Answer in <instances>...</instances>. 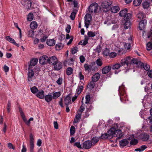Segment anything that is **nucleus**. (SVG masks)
I'll return each mask as SVG.
<instances>
[{"mask_svg": "<svg viewBox=\"0 0 152 152\" xmlns=\"http://www.w3.org/2000/svg\"><path fill=\"white\" fill-rule=\"evenodd\" d=\"M123 136L121 130L119 129H116L114 127L110 129L107 133H105V139L107 137L110 139L113 137H116L118 136L116 139L117 140L121 139Z\"/></svg>", "mask_w": 152, "mask_h": 152, "instance_id": "f257e3e1", "label": "nucleus"}, {"mask_svg": "<svg viewBox=\"0 0 152 152\" xmlns=\"http://www.w3.org/2000/svg\"><path fill=\"white\" fill-rule=\"evenodd\" d=\"M139 61L136 58H133L132 59L129 57H127L122 59L121 61V63L123 66H126L125 69L126 70H129L130 65L132 64L137 65Z\"/></svg>", "mask_w": 152, "mask_h": 152, "instance_id": "f03ea898", "label": "nucleus"}, {"mask_svg": "<svg viewBox=\"0 0 152 152\" xmlns=\"http://www.w3.org/2000/svg\"><path fill=\"white\" fill-rule=\"evenodd\" d=\"M124 86L122 84L121 86L119 87L118 92L120 99L121 102H124L127 99V96L126 95L124 89Z\"/></svg>", "mask_w": 152, "mask_h": 152, "instance_id": "7ed1b4c3", "label": "nucleus"}, {"mask_svg": "<svg viewBox=\"0 0 152 152\" xmlns=\"http://www.w3.org/2000/svg\"><path fill=\"white\" fill-rule=\"evenodd\" d=\"M99 6L96 3L91 4L88 7L87 11L89 13H92L94 12L95 14L97 13V10Z\"/></svg>", "mask_w": 152, "mask_h": 152, "instance_id": "20e7f679", "label": "nucleus"}, {"mask_svg": "<svg viewBox=\"0 0 152 152\" xmlns=\"http://www.w3.org/2000/svg\"><path fill=\"white\" fill-rule=\"evenodd\" d=\"M29 151L30 152H34V140L32 134L31 133L29 136Z\"/></svg>", "mask_w": 152, "mask_h": 152, "instance_id": "39448f33", "label": "nucleus"}, {"mask_svg": "<svg viewBox=\"0 0 152 152\" xmlns=\"http://www.w3.org/2000/svg\"><path fill=\"white\" fill-rule=\"evenodd\" d=\"M112 68L111 66H105V78L110 77L112 73L110 71Z\"/></svg>", "mask_w": 152, "mask_h": 152, "instance_id": "423d86ee", "label": "nucleus"}, {"mask_svg": "<svg viewBox=\"0 0 152 152\" xmlns=\"http://www.w3.org/2000/svg\"><path fill=\"white\" fill-rule=\"evenodd\" d=\"M48 57L46 55H43L40 57L39 59V62L42 64L44 65L48 63Z\"/></svg>", "mask_w": 152, "mask_h": 152, "instance_id": "0eeeda50", "label": "nucleus"}, {"mask_svg": "<svg viewBox=\"0 0 152 152\" xmlns=\"http://www.w3.org/2000/svg\"><path fill=\"white\" fill-rule=\"evenodd\" d=\"M112 1L110 0H105V9L107 10H105V15L107 16L106 14H107L108 12V10L110 9L112 4Z\"/></svg>", "mask_w": 152, "mask_h": 152, "instance_id": "6e6552de", "label": "nucleus"}, {"mask_svg": "<svg viewBox=\"0 0 152 152\" xmlns=\"http://www.w3.org/2000/svg\"><path fill=\"white\" fill-rule=\"evenodd\" d=\"M38 59L37 58H32L28 64L29 69H31L32 66L36 65L37 63Z\"/></svg>", "mask_w": 152, "mask_h": 152, "instance_id": "1a4fd4ad", "label": "nucleus"}, {"mask_svg": "<svg viewBox=\"0 0 152 152\" xmlns=\"http://www.w3.org/2000/svg\"><path fill=\"white\" fill-rule=\"evenodd\" d=\"M28 80L29 81H31L32 80L33 77L34 75V70L31 69H29L28 68Z\"/></svg>", "mask_w": 152, "mask_h": 152, "instance_id": "9d476101", "label": "nucleus"}, {"mask_svg": "<svg viewBox=\"0 0 152 152\" xmlns=\"http://www.w3.org/2000/svg\"><path fill=\"white\" fill-rule=\"evenodd\" d=\"M57 61L58 59L55 56H53L48 58V63L53 65Z\"/></svg>", "mask_w": 152, "mask_h": 152, "instance_id": "9b49d317", "label": "nucleus"}, {"mask_svg": "<svg viewBox=\"0 0 152 152\" xmlns=\"http://www.w3.org/2000/svg\"><path fill=\"white\" fill-rule=\"evenodd\" d=\"M92 145V142L90 140H87L83 142V147L85 149H89L91 148Z\"/></svg>", "mask_w": 152, "mask_h": 152, "instance_id": "f8f14e48", "label": "nucleus"}, {"mask_svg": "<svg viewBox=\"0 0 152 152\" xmlns=\"http://www.w3.org/2000/svg\"><path fill=\"white\" fill-rule=\"evenodd\" d=\"M53 66H54V68L55 69L58 71L61 69L63 66L62 63L58 61Z\"/></svg>", "mask_w": 152, "mask_h": 152, "instance_id": "ddd939ff", "label": "nucleus"}, {"mask_svg": "<svg viewBox=\"0 0 152 152\" xmlns=\"http://www.w3.org/2000/svg\"><path fill=\"white\" fill-rule=\"evenodd\" d=\"M109 10H110L111 12L115 13H117L120 10V8L119 6L115 5L112 7H111L110 9H109Z\"/></svg>", "mask_w": 152, "mask_h": 152, "instance_id": "4468645a", "label": "nucleus"}, {"mask_svg": "<svg viewBox=\"0 0 152 152\" xmlns=\"http://www.w3.org/2000/svg\"><path fill=\"white\" fill-rule=\"evenodd\" d=\"M64 104L65 105H69L72 103L71 97L68 95L64 99Z\"/></svg>", "mask_w": 152, "mask_h": 152, "instance_id": "2eb2a0df", "label": "nucleus"}, {"mask_svg": "<svg viewBox=\"0 0 152 152\" xmlns=\"http://www.w3.org/2000/svg\"><path fill=\"white\" fill-rule=\"evenodd\" d=\"M129 143V142L126 139H123L119 141L120 146L122 147L125 146L128 144Z\"/></svg>", "mask_w": 152, "mask_h": 152, "instance_id": "dca6fc26", "label": "nucleus"}, {"mask_svg": "<svg viewBox=\"0 0 152 152\" xmlns=\"http://www.w3.org/2000/svg\"><path fill=\"white\" fill-rule=\"evenodd\" d=\"M56 43V41L53 39H47L46 41L47 44L49 46H54Z\"/></svg>", "mask_w": 152, "mask_h": 152, "instance_id": "f3484780", "label": "nucleus"}, {"mask_svg": "<svg viewBox=\"0 0 152 152\" xmlns=\"http://www.w3.org/2000/svg\"><path fill=\"white\" fill-rule=\"evenodd\" d=\"M140 137L142 141H146L148 140L149 136L147 134L144 133L141 134Z\"/></svg>", "mask_w": 152, "mask_h": 152, "instance_id": "a211bd4d", "label": "nucleus"}, {"mask_svg": "<svg viewBox=\"0 0 152 152\" xmlns=\"http://www.w3.org/2000/svg\"><path fill=\"white\" fill-rule=\"evenodd\" d=\"M85 21L87 22L88 23H90L91 20L92 16L91 14L90 13L86 14L85 16Z\"/></svg>", "mask_w": 152, "mask_h": 152, "instance_id": "6ab92c4d", "label": "nucleus"}, {"mask_svg": "<svg viewBox=\"0 0 152 152\" xmlns=\"http://www.w3.org/2000/svg\"><path fill=\"white\" fill-rule=\"evenodd\" d=\"M44 98L45 101L48 103L50 102L53 99L52 95L49 94L45 96Z\"/></svg>", "mask_w": 152, "mask_h": 152, "instance_id": "aec40b11", "label": "nucleus"}, {"mask_svg": "<svg viewBox=\"0 0 152 152\" xmlns=\"http://www.w3.org/2000/svg\"><path fill=\"white\" fill-rule=\"evenodd\" d=\"M36 94V96L40 99H43L44 97V92L43 90H41L40 91L38 92Z\"/></svg>", "mask_w": 152, "mask_h": 152, "instance_id": "412c9836", "label": "nucleus"}, {"mask_svg": "<svg viewBox=\"0 0 152 152\" xmlns=\"http://www.w3.org/2000/svg\"><path fill=\"white\" fill-rule=\"evenodd\" d=\"M81 113H78L76 115L75 118L74 119L73 121V123H78L79 121H80L81 116Z\"/></svg>", "mask_w": 152, "mask_h": 152, "instance_id": "4be33fe9", "label": "nucleus"}, {"mask_svg": "<svg viewBox=\"0 0 152 152\" xmlns=\"http://www.w3.org/2000/svg\"><path fill=\"white\" fill-rule=\"evenodd\" d=\"M100 75L99 73H97L95 74L92 77L93 81L96 82L98 81L100 78Z\"/></svg>", "mask_w": 152, "mask_h": 152, "instance_id": "5701e85b", "label": "nucleus"}, {"mask_svg": "<svg viewBox=\"0 0 152 152\" xmlns=\"http://www.w3.org/2000/svg\"><path fill=\"white\" fill-rule=\"evenodd\" d=\"M120 63L121 64L119 63H116L113 65L112 67V69L113 70L118 69L122 66H124L125 68V67H126V66L122 65L121 63V62H120Z\"/></svg>", "mask_w": 152, "mask_h": 152, "instance_id": "b1692460", "label": "nucleus"}, {"mask_svg": "<svg viewBox=\"0 0 152 152\" xmlns=\"http://www.w3.org/2000/svg\"><path fill=\"white\" fill-rule=\"evenodd\" d=\"M128 12V10L126 8L121 10L119 13V15L121 17L124 16Z\"/></svg>", "mask_w": 152, "mask_h": 152, "instance_id": "393cba45", "label": "nucleus"}, {"mask_svg": "<svg viewBox=\"0 0 152 152\" xmlns=\"http://www.w3.org/2000/svg\"><path fill=\"white\" fill-rule=\"evenodd\" d=\"M141 66L143 67L144 69L147 71H148L150 69V66L146 63H142Z\"/></svg>", "mask_w": 152, "mask_h": 152, "instance_id": "a878e982", "label": "nucleus"}, {"mask_svg": "<svg viewBox=\"0 0 152 152\" xmlns=\"http://www.w3.org/2000/svg\"><path fill=\"white\" fill-rule=\"evenodd\" d=\"M142 5L143 8L144 9H148L149 7L150 3L147 1H145L143 2Z\"/></svg>", "mask_w": 152, "mask_h": 152, "instance_id": "bb28decb", "label": "nucleus"}, {"mask_svg": "<svg viewBox=\"0 0 152 152\" xmlns=\"http://www.w3.org/2000/svg\"><path fill=\"white\" fill-rule=\"evenodd\" d=\"M131 23L129 20H127V21H125L124 24V28L125 29H128L130 26Z\"/></svg>", "mask_w": 152, "mask_h": 152, "instance_id": "cd10ccee", "label": "nucleus"}, {"mask_svg": "<svg viewBox=\"0 0 152 152\" xmlns=\"http://www.w3.org/2000/svg\"><path fill=\"white\" fill-rule=\"evenodd\" d=\"M61 95L60 91L56 92L54 93L53 96V99H56L59 97Z\"/></svg>", "mask_w": 152, "mask_h": 152, "instance_id": "c85d7f7f", "label": "nucleus"}, {"mask_svg": "<svg viewBox=\"0 0 152 152\" xmlns=\"http://www.w3.org/2000/svg\"><path fill=\"white\" fill-rule=\"evenodd\" d=\"M84 67L86 71H88V72L91 71L92 66L91 65H89L87 64H85L84 65Z\"/></svg>", "mask_w": 152, "mask_h": 152, "instance_id": "c756f323", "label": "nucleus"}, {"mask_svg": "<svg viewBox=\"0 0 152 152\" xmlns=\"http://www.w3.org/2000/svg\"><path fill=\"white\" fill-rule=\"evenodd\" d=\"M73 69L71 67H68L66 69V74L67 75H71L73 72Z\"/></svg>", "mask_w": 152, "mask_h": 152, "instance_id": "7c9ffc66", "label": "nucleus"}, {"mask_svg": "<svg viewBox=\"0 0 152 152\" xmlns=\"http://www.w3.org/2000/svg\"><path fill=\"white\" fill-rule=\"evenodd\" d=\"M132 15L129 13H127L124 16V21H127V20H129L131 18Z\"/></svg>", "mask_w": 152, "mask_h": 152, "instance_id": "2f4dec72", "label": "nucleus"}, {"mask_svg": "<svg viewBox=\"0 0 152 152\" xmlns=\"http://www.w3.org/2000/svg\"><path fill=\"white\" fill-rule=\"evenodd\" d=\"M142 2V0H134L133 4L135 6H139Z\"/></svg>", "mask_w": 152, "mask_h": 152, "instance_id": "473e14b6", "label": "nucleus"}, {"mask_svg": "<svg viewBox=\"0 0 152 152\" xmlns=\"http://www.w3.org/2000/svg\"><path fill=\"white\" fill-rule=\"evenodd\" d=\"M99 140V138L95 137H93L91 139L92 143H93L92 145H94L95 144L97 143Z\"/></svg>", "mask_w": 152, "mask_h": 152, "instance_id": "72a5a7b5", "label": "nucleus"}, {"mask_svg": "<svg viewBox=\"0 0 152 152\" xmlns=\"http://www.w3.org/2000/svg\"><path fill=\"white\" fill-rule=\"evenodd\" d=\"M30 89L31 91L33 94H35L39 91V90L35 86L31 88Z\"/></svg>", "mask_w": 152, "mask_h": 152, "instance_id": "f704fd0d", "label": "nucleus"}, {"mask_svg": "<svg viewBox=\"0 0 152 152\" xmlns=\"http://www.w3.org/2000/svg\"><path fill=\"white\" fill-rule=\"evenodd\" d=\"M83 98L82 99V103L80 107V113H82L84 111L85 109V105L84 104V103L83 102Z\"/></svg>", "mask_w": 152, "mask_h": 152, "instance_id": "c9c22d12", "label": "nucleus"}, {"mask_svg": "<svg viewBox=\"0 0 152 152\" xmlns=\"http://www.w3.org/2000/svg\"><path fill=\"white\" fill-rule=\"evenodd\" d=\"M6 39L7 41L12 43L13 44L14 43H15V41L13 38L10 37L9 36H7L6 37Z\"/></svg>", "mask_w": 152, "mask_h": 152, "instance_id": "e433bc0d", "label": "nucleus"}, {"mask_svg": "<svg viewBox=\"0 0 152 152\" xmlns=\"http://www.w3.org/2000/svg\"><path fill=\"white\" fill-rule=\"evenodd\" d=\"M138 143V140L135 139H133L132 140H131V141L130 142V144L131 145H134L137 144Z\"/></svg>", "mask_w": 152, "mask_h": 152, "instance_id": "4c0bfd02", "label": "nucleus"}, {"mask_svg": "<svg viewBox=\"0 0 152 152\" xmlns=\"http://www.w3.org/2000/svg\"><path fill=\"white\" fill-rule=\"evenodd\" d=\"M137 16L139 20H141L144 18V14L142 12H140L137 15Z\"/></svg>", "mask_w": 152, "mask_h": 152, "instance_id": "58836bf2", "label": "nucleus"}, {"mask_svg": "<svg viewBox=\"0 0 152 152\" xmlns=\"http://www.w3.org/2000/svg\"><path fill=\"white\" fill-rule=\"evenodd\" d=\"M30 26L31 28L32 29H34L37 28V24L35 22H33L30 24Z\"/></svg>", "mask_w": 152, "mask_h": 152, "instance_id": "ea45409f", "label": "nucleus"}, {"mask_svg": "<svg viewBox=\"0 0 152 152\" xmlns=\"http://www.w3.org/2000/svg\"><path fill=\"white\" fill-rule=\"evenodd\" d=\"M70 132L71 136H72L75 134V128L74 126H71L70 130Z\"/></svg>", "mask_w": 152, "mask_h": 152, "instance_id": "a19ab883", "label": "nucleus"}, {"mask_svg": "<svg viewBox=\"0 0 152 152\" xmlns=\"http://www.w3.org/2000/svg\"><path fill=\"white\" fill-rule=\"evenodd\" d=\"M83 86H78V88L77 89V94H80L81 92L83 91Z\"/></svg>", "mask_w": 152, "mask_h": 152, "instance_id": "79ce46f5", "label": "nucleus"}, {"mask_svg": "<svg viewBox=\"0 0 152 152\" xmlns=\"http://www.w3.org/2000/svg\"><path fill=\"white\" fill-rule=\"evenodd\" d=\"M33 18V14L32 13H30L28 15L27 19L28 21H31Z\"/></svg>", "mask_w": 152, "mask_h": 152, "instance_id": "37998d69", "label": "nucleus"}, {"mask_svg": "<svg viewBox=\"0 0 152 152\" xmlns=\"http://www.w3.org/2000/svg\"><path fill=\"white\" fill-rule=\"evenodd\" d=\"M67 63L69 66L73 65L74 64V60L72 58L69 59L66 61Z\"/></svg>", "mask_w": 152, "mask_h": 152, "instance_id": "c03bdc74", "label": "nucleus"}, {"mask_svg": "<svg viewBox=\"0 0 152 152\" xmlns=\"http://www.w3.org/2000/svg\"><path fill=\"white\" fill-rule=\"evenodd\" d=\"M147 49L149 51L152 48V43L149 42L146 44Z\"/></svg>", "mask_w": 152, "mask_h": 152, "instance_id": "a18cd8bd", "label": "nucleus"}, {"mask_svg": "<svg viewBox=\"0 0 152 152\" xmlns=\"http://www.w3.org/2000/svg\"><path fill=\"white\" fill-rule=\"evenodd\" d=\"M87 34L88 37H94L96 35L95 32H93L91 31L88 32Z\"/></svg>", "mask_w": 152, "mask_h": 152, "instance_id": "49530a36", "label": "nucleus"}, {"mask_svg": "<svg viewBox=\"0 0 152 152\" xmlns=\"http://www.w3.org/2000/svg\"><path fill=\"white\" fill-rule=\"evenodd\" d=\"M71 51L72 53L73 54L76 53L78 51V48L76 46H75L72 48Z\"/></svg>", "mask_w": 152, "mask_h": 152, "instance_id": "de8ad7c7", "label": "nucleus"}, {"mask_svg": "<svg viewBox=\"0 0 152 152\" xmlns=\"http://www.w3.org/2000/svg\"><path fill=\"white\" fill-rule=\"evenodd\" d=\"M86 99L85 103L88 104L89 103V102L90 100V96L89 95H87L85 97Z\"/></svg>", "mask_w": 152, "mask_h": 152, "instance_id": "09e8293b", "label": "nucleus"}, {"mask_svg": "<svg viewBox=\"0 0 152 152\" xmlns=\"http://www.w3.org/2000/svg\"><path fill=\"white\" fill-rule=\"evenodd\" d=\"M96 63L99 66H101L102 64V61L100 58H98L96 61Z\"/></svg>", "mask_w": 152, "mask_h": 152, "instance_id": "8fccbe9b", "label": "nucleus"}, {"mask_svg": "<svg viewBox=\"0 0 152 152\" xmlns=\"http://www.w3.org/2000/svg\"><path fill=\"white\" fill-rule=\"evenodd\" d=\"M94 81H92L91 82L90 84L88 85L90 89H92L94 87L95 83Z\"/></svg>", "mask_w": 152, "mask_h": 152, "instance_id": "3c124183", "label": "nucleus"}, {"mask_svg": "<svg viewBox=\"0 0 152 152\" xmlns=\"http://www.w3.org/2000/svg\"><path fill=\"white\" fill-rule=\"evenodd\" d=\"M48 37V36L47 35H44L42 36V37L40 38V40L42 42H45L46 39Z\"/></svg>", "mask_w": 152, "mask_h": 152, "instance_id": "603ef678", "label": "nucleus"}, {"mask_svg": "<svg viewBox=\"0 0 152 152\" xmlns=\"http://www.w3.org/2000/svg\"><path fill=\"white\" fill-rule=\"evenodd\" d=\"M131 44L130 43H125L124 45V46L126 49L129 50L131 48Z\"/></svg>", "mask_w": 152, "mask_h": 152, "instance_id": "864d4df0", "label": "nucleus"}, {"mask_svg": "<svg viewBox=\"0 0 152 152\" xmlns=\"http://www.w3.org/2000/svg\"><path fill=\"white\" fill-rule=\"evenodd\" d=\"M76 14V13L75 12L73 11L71 13L70 17L72 20H74L75 19Z\"/></svg>", "mask_w": 152, "mask_h": 152, "instance_id": "5fc2aeb1", "label": "nucleus"}, {"mask_svg": "<svg viewBox=\"0 0 152 152\" xmlns=\"http://www.w3.org/2000/svg\"><path fill=\"white\" fill-rule=\"evenodd\" d=\"M101 6L99 7V10L103 12H104V2H103L101 4Z\"/></svg>", "mask_w": 152, "mask_h": 152, "instance_id": "6e6d98bb", "label": "nucleus"}, {"mask_svg": "<svg viewBox=\"0 0 152 152\" xmlns=\"http://www.w3.org/2000/svg\"><path fill=\"white\" fill-rule=\"evenodd\" d=\"M113 122V121L112 120H108L107 122V124H105V127L110 126L112 125Z\"/></svg>", "mask_w": 152, "mask_h": 152, "instance_id": "4d7b16f0", "label": "nucleus"}, {"mask_svg": "<svg viewBox=\"0 0 152 152\" xmlns=\"http://www.w3.org/2000/svg\"><path fill=\"white\" fill-rule=\"evenodd\" d=\"M109 55L110 58H113L116 56L117 54L116 53L113 52L110 53Z\"/></svg>", "mask_w": 152, "mask_h": 152, "instance_id": "13d9d810", "label": "nucleus"}, {"mask_svg": "<svg viewBox=\"0 0 152 152\" xmlns=\"http://www.w3.org/2000/svg\"><path fill=\"white\" fill-rule=\"evenodd\" d=\"M101 48L102 47L101 45H99L96 47L95 50H96L98 53H99L101 52Z\"/></svg>", "mask_w": 152, "mask_h": 152, "instance_id": "bf43d9fd", "label": "nucleus"}, {"mask_svg": "<svg viewBox=\"0 0 152 152\" xmlns=\"http://www.w3.org/2000/svg\"><path fill=\"white\" fill-rule=\"evenodd\" d=\"M63 79L62 77H59L56 81V83L59 85H61L62 84Z\"/></svg>", "mask_w": 152, "mask_h": 152, "instance_id": "052dcab7", "label": "nucleus"}, {"mask_svg": "<svg viewBox=\"0 0 152 152\" xmlns=\"http://www.w3.org/2000/svg\"><path fill=\"white\" fill-rule=\"evenodd\" d=\"M14 25L16 27L18 28V29L19 30V35L20 37V38L21 37V30L20 28H19L18 26V24L16 23H14Z\"/></svg>", "mask_w": 152, "mask_h": 152, "instance_id": "680f3d73", "label": "nucleus"}, {"mask_svg": "<svg viewBox=\"0 0 152 152\" xmlns=\"http://www.w3.org/2000/svg\"><path fill=\"white\" fill-rule=\"evenodd\" d=\"M32 2L31 1L29 0L28 1L27 3V8L30 9L31 7Z\"/></svg>", "mask_w": 152, "mask_h": 152, "instance_id": "e2e57ef3", "label": "nucleus"}, {"mask_svg": "<svg viewBox=\"0 0 152 152\" xmlns=\"http://www.w3.org/2000/svg\"><path fill=\"white\" fill-rule=\"evenodd\" d=\"M63 47V45L61 43L58 44H56V48H58V49H61Z\"/></svg>", "mask_w": 152, "mask_h": 152, "instance_id": "0e129e2a", "label": "nucleus"}, {"mask_svg": "<svg viewBox=\"0 0 152 152\" xmlns=\"http://www.w3.org/2000/svg\"><path fill=\"white\" fill-rule=\"evenodd\" d=\"M34 120V118H30L28 121H27L25 124L28 126H29L30 125V123L31 121H33Z\"/></svg>", "mask_w": 152, "mask_h": 152, "instance_id": "69168bd1", "label": "nucleus"}, {"mask_svg": "<svg viewBox=\"0 0 152 152\" xmlns=\"http://www.w3.org/2000/svg\"><path fill=\"white\" fill-rule=\"evenodd\" d=\"M74 145L75 146L77 147L78 148H81V145L80 144V142H75L74 143Z\"/></svg>", "mask_w": 152, "mask_h": 152, "instance_id": "338daca9", "label": "nucleus"}, {"mask_svg": "<svg viewBox=\"0 0 152 152\" xmlns=\"http://www.w3.org/2000/svg\"><path fill=\"white\" fill-rule=\"evenodd\" d=\"M147 20L146 19H142L141 20V21L140 22V24H142L143 25H144L145 26L147 24Z\"/></svg>", "mask_w": 152, "mask_h": 152, "instance_id": "774afa93", "label": "nucleus"}]
</instances>
